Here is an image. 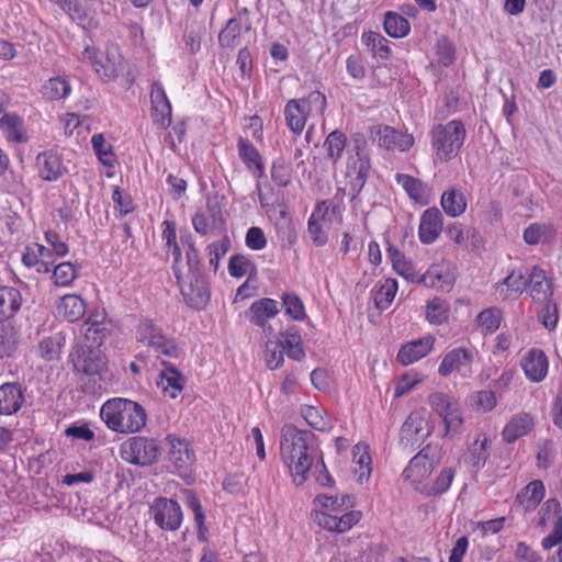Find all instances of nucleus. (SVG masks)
<instances>
[{
	"label": "nucleus",
	"instance_id": "obj_46",
	"mask_svg": "<svg viewBox=\"0 0 562 562\" xmlns=\"http://www.w3.org/2000/svg\"><path fill=\"white\" fill-rule=\"evenodd\" d=\"M353 462L358 468H355V472L358 475V481L363 482L368 480L371 474V457L367 451L366 447L360 445L353 448Z\"/></svg>",
	"mask_w": 562,
	"mask_h": 562
},
{
	"label": "nucleus",
	"instance_id": "obj_39",
	"mask_svg": "<svg viewBox=\"0 0 562 562\" xmlns=\"http://www.w3.org/2000/svg\"><path fill=\"white\" fill-rule=\"evenodd\" d=\"M387 254L392 261L393 269L397 274L411 282L418 280L413 262L408 260L404 254L392 246L387 248Z\"/></svg>",
	"mask_w": 562,
	"mask_h": 562
},
{
	"label": "nucleus",
	"instance_id": "obj_29",
	"mask_svg": "<svg viewBox=\"0 0 562 562\" xmlns=\"http://www.w3.org/2000/svg\"><path fill=\"white\" fill-rule=\"evenodd\" d=\"M294 102L299 103L306 120L323 119L327 105L326 97L317 90L304 98L294 99Z\"/></svg>",
	"mask_w": 562,
	"mask_h": 562
},
{
	"label": "nucleus",
	"instance_id": "obj_11",
	"mask_svg": "<svg viewBox=\"0 0 562 562\" xmlns=\"http://www.w3.org/2000/svg\"><path fill=\"white\" fill-rule=\"evenodd\" d=\"M181 270V280L178 283L181 288V294L188 306L194 310H203L210 301V290L203 277L186 276Z\"/></svg>",
	"mask_w": 562,
	"mask_h": 562
},
{
	"label": "nucleus",
	"instance_id": "obj_56",
	"mask_svg": "<svg viewBox=\"0 0 562 562\" xmlns=\"http://www.w3.org/2000/svg\"><path fill=\"white\" fill-rule=\"evenodd\" d=\"M448 237L460 246H468L470 236L476 240L479 235L475 228H465L461 224H452L447 228Z\"/></svg>",
	"mask_w": 562,
	"mask_h": 562
},
{
	"label": "nucleus",
	"instance_id": "obj_10",
	"mask_svg": "<svg viewBox=\"0 0 562 562\" xmlns=\"http://www.w3.org/2000/svg\"><path fill=\"white\" fill-rule=\"evenodd\" d=\"M475 352L464 347H458L445 355L438 368L441 376H448L452 372H459L463 378L472 373V364Z\"/></svg>",
	"mask_w": 562,
	"mask_h": 562
},
{
	"label": "nucleus",
	"instance_id": "obj_53",
	"mask_svg": "<svg viewBox=\"0 0 562 562\" xmlns=\"http://www.w3.org/2000/svg\"><path fill=\"white\" fill-rule=\"evenodd\" d=\"M446 427L445 436L453 438L461 432L463 426V412L458 402L452 409L442 418Z\"/></svg>",
	"mask_w": 562,
	"mask_h": 562
},
{
	"label": "nucleus",
	"instance_id": "obj_38",
	"mask_svg": "<svg viewBox=\"0 0 562 562\" xmlns=\"http://www.w3.org/2000/svg\"><path fill=\"white\" fill-rule=\"evenodd\" d=\"M533 300H547L552 296L551 284L547 281L544 271L538 267H533L527 279Z\"/></svg>",
	"mask_w": 562,
	"mask_h": 562
},
{
	"label": "nucleus",
	"instance_id": "obj_41",
	"mask_svg": "<svg viewBox=\"0 0 562 562\" xmlns=\"http://www.w3.org/2000/svg\"><path fill=\"white\" fill-rule=\"evenodd\" d=\"M383 26L387 35L394 38L405 37L411 31L407 19L393 11H387L384 14Z\"/></svg>",
	"mask_w": 562,
	"mask_h": 562
},
{
	"label": "nucleus",
	"instance_id": "obj_31",
	"mask_svg": "<svg viewBox=\"0 0 562 562\" xmlns=\"http://www.w3.org/2000/svg\"><path fill=\"white\" fill-rule=\"evenodd\" d=\"M162 226H164L162 239L166 243L167 252L171 254L173 256V265H172L173 274H175L177 281L180 282V280H181V267H180L181 251L177 244L176 224H175V222L165 221L162 223Z\"/></svg>",
	"mask_w": 562,
	"mask_h": 562
},
{
	"label": "nucleus",
	"instance_id": "obj_15",
	"mask_svg": "<svg viewBox=\"0 0 562 562\" xmlns=\"http://www.w3.org/2000/svg\"><path fill=\"white\" fill-rule=\"evenodd\" d=\"M443 229V215L436 206L425 210L420 216L418 237L422 244L435 243Z\"/></svg>",
	"mask_w": 562,
	"mask_h": 562
},
{
	"label": "nucleus",
	"instance_id": "obj_30",
	"mask_svg": "<svg viewBox=\"0 0 562 562\" xmlns=\"http://www.w3.org/2000/svg\"><path fill=\"white\" fill-rule=\"evenodd\" d=\"M440 204L443 212L451 217H458L467 210V199L463 192L454 187L443 191Z\"/></svg>",
	"mask_w": 562,
	"mask_h": 562
},
{
	"label": "nucleus",
	"instance_id": "obj_42",
	"mask_svg": "<svg viewBox=\"0 0 562 562\" xmlns=\"http://www.w3.org/2000/svg\"><path fill=\"white\" fill-rule=\"evenodd\" d=\"M502 322V311L497 307H487L476 316V324L483 335L495 333Z\"/></svg>",
	"mask_w": 562,
	"mask_h": 562
},
{
	"label": "nucleus",
	"instance_id": "obj_51",
	"mask_svg": "<svg viewBox=\"0 0 562 562\" xmlns=\"http://www.w3.org/2000/svg\"><path fill=\"white\" fill-rule=\"evenodd\" d=\"M71 88L69 82L60 77L50 78L43 86V94L49 100H59L67 97Z\"/></svg>",
	"mask_w": 562,
	"mask_h": 562
},
{
	"label": "nucleus",
	"instance_id": "obj_1",
	"mask_svg": "<svg viewBox=\"0 0 562 562\" xmlns=\"http://www.w3.org/2000/svg\"><path fill=\"white\" fill-rule=\"evenodd\" d=\"M280 448L282 459L289 467L294 483L302 485L307 479L316 452L314 434L286 425L281 430Z\"/></svg>",
	"mask_w": 562,
	"mask_h": 562
},
{
	"label": "nucleus",
	"instance_id": "obj_24",
	"mask_svg": "<svg viewBox=\"0 0 562 562\" xmlns=\"http://www.w3.org/2000/svg\"><path fill=\"white\" fill-rule=\"evenodd\" d=\"M161 364L165 368L159 374L157 385L170 398H176L183 390L184 379L171 363L162 361Z\"/></svg>",
	"mask_w": 562,
	"mask_h": 562
},
{
	"label": "nucleus",
	"instance_id": "obj_32",
	"mask_svg": "<svg viewBox=\"0 0 562 562\" xmlns=\"http://www.w3.org/2000/svg\"><path fill=\"white\" fill-rule=\"evenodd\" d=\"M86 308L87 305L81 296L67 294L61 297L57 312L68 322H76L85 315Z\"/></svg>",
	"mask_w": 562,
	"mask_h": 562
},
{
	"label": "nucleus",
	"instance_id": "obj_14",
	"mask_svg": "<svg viewBox=\"0 0 562 562\" xmlns=\"http://www.w3.org/2000/svg\"><path fill=\"white\" fill-rule=\"evenodd\" d=\"M366 147V137L361 134L353 135L347 157V177H352L356 173H369L371 165Z\"/></svg>",
	"mask_w": 562,
	"mask_h": 562
},
{
	"label": "nucleus",
	"instance_id": "obj_28",
	"mask_svg": "<svg viewBox=\"0 0 562 562\" xmlns=\"http://www.w3.org/2000/svg\"><path fill=\"white\" fill-rule=\"evenodd\" d=\"M22 305V296L13 286L0 285V323L15 315Z\"/></svg>",
	"mask_w": 562,
	"mask_h": 562
},
{
	"label": "nucleus",
	"instance_id": "obj_49",
	"mask_svg": "<svg viewBox=\"0 0 562 562\" xmlns=\"http://www.w3.org/2000/svg\"><path fill=\"white\" fill-rule=\"evenodd\" d=\"M91 144L100 162L106 167H112L115 161L114 153L104 136L102 134H94L91 137Z\"/></svg>",
	"mask_w": 562,
	"mask_h": 562
},
{
	"label": "nucleus",
	"instance_id": "obj_37",
	"mask_svg": "<svg viewBox=\"0 0 562 562\" xmlns=\"http://www.w3.org/2000/svg\"><path fill=\"white\" fill-rule=\"evenodd\" d=\"M244 25L239 20H228L225 26L218 33V45L223 49L234 50L241 44V33Z\"/></svg>",
	"mask_w": 562,
	"mask_h": 562
},
{
	"label": "nucleus",
	"instance_id": "obj_43",
	"mask_svg": "<svg viewBox=\"0 0 562 562\" xmlns=\"http://www.w3.org/2000/svg\"><path fill=\"white\" fill-rule=\"evenodd\" d=\"M284 119L286 125L294 135H300L303 132L307 121L303 115L299 103L294 102V99H291L286 102L284 106Z\"/></svg>",
	"mask_w": 562,
	"mask_h": 562
},
{
	"label": "nucleus",
	"instance_id": "obj_61",
	"mask_svg": "<svg viewBox=\"0 0 562 562\" xmlns=\"http://www.w3.org/2000/svg\"><path fill=\"white\" fill-rule=\"evenodd\" d=\"M252 265L244 255H233L228 261V272L234 278H241L248 273Z\"/></svg>",
	"mask_w": 562,
	"mask_h": 562
},
{
	"label": "nucleus",
	"instance_id": "obj_3",
	"mask_svg": "<svg viewBox=\"0 0 562 562\" xmlns=\"http://www.w3.org/2000/svg\"><path fill=\"white\" fill-rule=\"evenodd\" d=\"M431 147L440 160L448 161L453 158L462 147L465 138V128L461 121L452 120L447 124H437L430 132Z\"/></svg>",
	"mask_w": 562,
	"mask_h": 562
},
{
	"label": "nucleus",
	"instance_id": "obj_45",
	"mask_svg": "<svg viewBox=\"0 0 562 562\" xmlns=\"http://www.w3.org/2000/svg\"><path fill=\"white\" fill-rule=\"evenodd\" d=\"M238 153L240 159L246 164L248 168H256L260 175L262 173L263 167L260 160L259 151L251 142L245 138H239Z\"/></svg>",
	"mask_w": 562,
	"mask_h": 562
},
{
	"label": "nucleus",
	"instance_id": "obj_36",
	"mask_svg": "<svg viewBox=\"0 0 562 562\" xmlns=\"http://www.w3.org/2000/svg\"><path fill=\"white\" fill-rule=\"evenodd\" d=\"M397 292V281L389 278L375 284L373 290L374 305L380 311H385L392 304Z\"/></svg>",
	"mask_w": 562,
	"mask_h": 562
},
{
	"label": "nucleus",
	"instance_id": "obj_54",
	"mask_svg": "<svg viewBox=\"0 0 562 562\" xmlns=\"http://www.w3.org/2000/svg\"><path fill=\"white\" fill-rule=\"evenodd\" d=\"M544 304L538 312V319L548 330L555 329L559 321V310L555 302L551 297L543 300Z\"/></svg>",
	"mask_w": 562,
	"mask_h": 562
},
{
	"label": "nucleus",
	"instance_id": "obj_18",
	"mask_svg": "<svg viewBox=\"0 0 562 562\" xmlns=\"http://www.w3.org/2000/svg\"><path fill=\"white\" fill-rule=\"evenodd\" d=\"M536 420L530 413L515 414L505 425L502 437L506 443H514L519 438L527 436L535 428Z\"/></svg>",
	"mask_w": 562,
	"mask_h": 562
},
{
	"label": "nucleus",
	"instance_id": "obj_40",
	"mask_svg": "<svg viewBox=\"0 0 562 562\" xmlns=\"http://www.w3.org/2000/svg\"><path fill=\"white\" fill-rule=\"evenodd\" d=\"M346 145L347 137L342 132L335 130L327 135L324 142V148L327 158L331 161L334 167L341 159Z\"/></svg>",
	"mask_w": 562,
	"mask_h": 562
},
{
	"label": "nucleus",
	"instance_id": "obj_20",
	"mask_svg": "<svg viewBox=\"0 0 562 562\" xmlns=\"http://www.w3.org/2000/svg\"><path fill=\"white\" fill-rule=\"evenodd\" d=\"M103 55L99 48L94 46H86L82 53V59L88 60L94 67L97 74L104 80L116 78L123 70L121 63L115 64L108 56L106 61L103 63Z\"/></svg>",
	"mask_w": 562,
	"mask_h": 562
},
{
	"label": "nucleus",
	"instance_id": "obj_63",
	"mask_svg": "<svg viewBox=\"0 0 562 562\" xmlns=\"http://www.w3.org/2000/svg\"><path fill=\"white\" fill-rule=\"evenodd\" d=\"M453 477L454 470L452 468L443 469L431 486L429 494L438 495L448 491L453 481Z\"/></svg>",
	"mask_w": 562,
	"mask_h": 562
},
{
	"label": "nucleus",
	"instance_id": "obj_22",
	"mask_svg": "<svg viewBox=\"0 0 562 562\" xmlns=\"http://www.w3.org/2000/svg\"><path fill=\"white\" fill-rule=\"evenodd\" d=\"M81 334L88 341L100 347L103 341L111 335V328L105 323L103 314H91L81 326Z\"/></svg>",
	"mask_w": 562,
	"mask_h": 562
},
{
	"label": "nucleus",
	"instance_id": "obj_47",
	"mask_svg": "<svg viewBox=\"0 0 562 562\" xmlns=\"http://www.w3.org/2000/svg\"><path fill=\"white\" fill-rule=\"evenodd\" d=\"M18 346V337L13 327L5 323H0V359L11 357Z\"/></svg>",
	"mask_w": 562,
	"mask_h": 562
},
{
	"label": "nucleus",
	"instance_id": "obj_34",
	"mask_svg": "<svg viewBox=\"0 0 562 562\" xmlns=\"http://www.w3.org/2000/svg\"><path fill=\"white\" fill-rule=\"evenodd\" d=\"M544 496V485L541 481L530 482L517 496L516 503L524 507V510H533Z\"/></svg>",
	"mask_w": 562,
	"mask_h": 562
},
{
	"label": "nucleus",
	"instance_id": "obj_55",
	"mask_svg": "<svg viewBox=\"0 0 562 562\" xmlns=\"http://www.w3.org/2000/svg\"><path fill=\"white\" fill-rule=\"evenodd\" d=\"M487 458V439L485 438L482 441L476 440L472 445L467 463L475 471H479L485 465Z\"/></svg>",
	"mask_w": 562,
	"mask_h": 562
},
{
	"label": "nucleus",
	"instance_id": "obj_16",
	"mask_svg": "<svg viewBox=\"0 0 562 562\" xmlns=\"http://www.w3.org/2000/svg\"><path fill=\"white\" fill-rule=\"evenodd\" d=\"M520 366L529 381L539 383L548 374L549 360L541 349L532 348L524 355Z\"/></svg>",
	"mask_w": 562,
	"mask_h": 562
},
{
	"label": "nucleus",
	"instance_id": "obj_9",
	"mask_svg": "<svg viewBox=\"0 0 562 562\" xmlns=\"http://www.w3.org/2000/svg\"><path fill=\"white\" fill-rule=\"evenodd\" d=\"M370 138L372 143L387 150H408L413 144L412 135L402 133L389 125H374L370 127Z\"/></svg>",
	"mask_w": 562,
	"mask_h": 562
},
{
	"label": "nucleus",
	"instance_id": "obj_44",
	"mask_svg": "<svg viewBox=\"0 0 562 562\" xmlns=\"http://www.w3.org/2000/svg\"><path fill=\"white\" fill-rule=\"evenodd\" d=\"M449 303L440 297H434L426 305V319L432 325H441L448 319Z\"/></svg>",
	"mask_w": 562,
	"mask_h": 562
},
{
	"label": "nucleus",
	"instance_id": "obj_21",
	"mask_svg": "<svg viewBox=\"0 0 562 562\" xmlns=\"http://www.w3.org/2000/svg\"><path fill=\"white\" fill-rule=\"evenodd\" d=\"M24 393L19 383H4L0 386V414L12 415L24 404Z\"/></svg>",
	"mask_w": 562,
	"mask_h": 562
},
{
	"label": "nucleus",
	"instance_id": "obj_23",
	"mask_svg": "<svg viewBox=\"0 0 562 562\" xmlns=\"http://www.w3.org/2000/svg\"><path fill=\"white\" fill-rule=\"evenodd\" d=\"M0 131L10 143L29 140L23 119L16 113H5L0 117Z\"/></svg>",
	"mask_w": 562,
	"mask_h": 562
},
{
	"label": "nucleus",
	"instance_id": "obj_8",
	"mask_svg": "<svg viewBox=\"0 0 562 562\" xmlns=\"http://www.w3.org/2000/svg\"><path fill=\"white\" fill-rule=\"evenodd\" d=\"M149 514L155 524L167 531L178 530L183 520L180 505L166 497H157L149 507Z\"/></svg>",
	"mask_w": 562,
	"mask_h": 562
},
{
	"label": "nucleus",
	"instance_id": "obj_50",
	"mask_svg": "<svg viewBox=\"0 0 562 562\" xmlns=\"http://www.w3.org/2000/svg\"><path fill=\"white\" fill-rule=\"evenodd\" d=\"M78 270L69 261L60 262L53 269L52 280L57 286H67L77 278Z\"/></svg>",
	"mask_w": 562,
	"mask_h": 562
},
{
	"label": "nucleus",
	"instance_id": "obj_48",
	"mask_svg": "<svg viewBox=\"0 0 562 562\" xmlns=\"http://www.w3.org/2000/svg\"><path fill=\"white\" fill-rule=\"evenodd\" d=\"M428 403L431 409L441 418H443L447 417V414L458 403V400L449 394L435 392L428 396Z\"/></svg>",
	"mask_w": 562,
	"mask_h": 562
},
{
	"label": "nucleus",
	"instance_id": "obj_6",
	"mask_svg": "<svg viewBox=\"0 0 562 562\" xmlns=\"http://www.w3.org/2000/svg\"><path fill=\"white\" fill-rule=\"evenodd\" d=\"M75 371L86 375H99L106 368V358L100 347L77 345L70 352Z\"/></svg>",
	"mask_w": 562,
	"mask_h": 562
},
{
	"label": "nucleus",
	"instance_id": "obj_25",
	"mask_svg": "<svg viewBox=\"0 0 562 562\" xmlns=\"http://www.w3.org/2000/svg\"><path fill=\"white\" fill-rule=\"evenodd\" d=\"M36 165L40 177L49 182L58 180L66 170L59 156L53 151L40 154L36 158Z\"/></svg>",
	"mask_w": 562,
	"mask_h": 562
},
{
	"label": "nucleus",
	"instance_id": "obj_27",
	"mask_svg": "<svg viewBox=\"0 0 562 562\" xmlns=\"http://www.w3.org/2000/svg\"><path fill=\"white\" fill-rule=\"evenodd\" d=\"M280 337L281 339L278 344L289 358L300 361L305 357L300 329L296 326L288 327L284 331L280 333Z\"/></svg>",
	"mask_w": 562,
	"mask_h": 562
},
{
	"label": "nucleus",
	"instance_id": "obj_57",
	"mask_svg": "<svg viewBox=\"0 0 562 562\" xmlns=\"http://www.w3.org/2000/svg\"><path fill=\"white\" fill-rule=\"evenodd\" d=\"M352 497L350 495L342 496H327V495H318L316 497V502L324 508L331 510L334 513L338 512L342 507L352 506Z\"/></svg>",
	"mask_w": 562,
	"mask_h": 562
},
{
	"label": "nucleus",
	"instance_id": "obj_19",
	"mask_svg": "<svg viewBox=\"0 0 562 562\" xmlns=\"http://www.w3.org/2000/svg\"><path fill=\"white\" fill-rule=\"evenodd\" d=\"M150 100L154 112V122L161 127L169 126L171 123V104L162 85L158 81H155L151 85Z\"/></svg>",
	"mask_w": 562,
	"mask_h": 562
},
{
	"label": "nucleus",
	"instance_id": "obj_12",
	"mask_svg": "<svg viewBox=\"0 0 562 562\" xmlns=\"http://www.w3.org/2000/svg\"><path fill=\"white\" fill-rule=\"evenodd\" d=\"M280 313L279 303L270 297H262L256 300L250 304L248 310L245 312L246 318L249 323L256 327H259L263 333H272V327L269 325V321L276 317Z\"/></svg>",
	"mask_w": 562,
	"mask_h": 562
},
{
	"label": "nucleus",
	"instance_id": "obj_58",
	"mask_svg": "<svg viewBox=\"0 0 562 562\" xmlns=\"http://www.w3.org/2000/svg\"><path fill=\"white\" fill-rule=\"evenodd\" d=\"M436 50L438 56V61L445 67L450 66L454 61V47L452 42L446 37L441 36L438 38L436 44Z\"/></svg>",
	"mask_w": 562,
	"mask_h": 562
},
{
	"label": "nucleus",
	"instance_id": "obj_17",
	"mask_svg": "<svg viewBox=\"0 0 562 562\" xmlns=\"http://www.w3.org/2000/svg\"><path fill=\"white\" fill-rule=\"evenodd\" d=\"M435 340L434 336L427 335L402 345L397 353V361L403 366H409L423 359L432 350Z\"/></svg>",
	"mask_w": 562,
	"mask_h": 562
},
{
	"label": "nucleus",
	"instance_id": "obj_64",
	"mask_svg": "<svg viewBox=\"0 0 562 562\" xmlns=\"http://www.w3.org/2000/svg\"><path fill=\"white\" fill-rule=\"evenodd\" d=\"M65 436L80 439L87 442L93 441L95 438V434L92 429H90L88 424H72L65 429Z\"/></svg>",
	"mask_w": 562,
	"mask_h": 562
},
{
	"label": "nucleus",
	"instance_id": "obj_26",
	"mask_svg": "<svg viewBox=\"0 0 562 562\" xmlns=\"http://www.w3.org/2000/svg\"><path fill=\"white\" fill-rule=\"evenodd\" d=\"M527 286L526 272L521 269L512 271L497 286L502 300L517 299Z\"/></svg>",
	"mask_w": 562,
	"mask_h": 562
},
{
	"label": "nucleus",
	"instance_id": "obj_2",
	"mask_svg": "<svg viewBox=\"0 0 562 562\" xmlns=\"http://www.w3.org/2000/svg\"><path fill=\"white\" fill-rule=\"evenodd\" d=\"M100 417L109 429L120 434L138 432L147 422L145 408L123 397L108 400L100 409Z\"/></svg>",
	"mask_w": 562,
	"mask_h": 562
},
{
	"label": "nucleus",
	"instance_id": "obj_13",
	"mask_svg": "<svg viewBox=\"0 0 562 562\" xmlns=\"http://www.w3.org/2000/svg\"><path fill=\"white\" fill-rule=\"evenodd\" d=\"M438 461L435 451L426 447L411 459L403 471V476L413 483H419L431 474Z\"/></svg>",
	"mask_w": 562,
	"mask_h": 562
},
{
	"label": "nucleus",
	"instance_id": "obj_4",
	"mask_svg": "<svg viewBox=\"0 0 562 562\" xmlns=\"http://www.w3.org/2000/svg\"><path fill=\"white\" fill-rule=\"evenodd\" d=\"M137 341L151 348L155 352L170 358L180 356V348L175 338L167 336L162 328L154 323L153 319H142L136 328Z\"/></svg>",
	"mask_w": 562,
	"mask_h": 562
},
{
	"label": "nucleus",
	"instance_id": "obj_52",
	"mask_svg": "<svg viewBox=\"0 0 562 562\" xmlns=\"http://www.w3.org/2000/svg\"><path fill=\"white\" fill-rule=\"evenodd\" d=\"M282 306L285 314L294 321H303L305 317V307L302 300L293 292L281 295Z\"/></svg>",
	"mask_w": 562,
	"mask_h": 562
},
{
	"label": "nucleus",
	"instance_id": "obj_5",
	"mask_svg": "<svg viewBox=\"0 0 562 562\" xmlns=\"http://www.w3.org/2000/svg\"><path fill=\"white\" fill-rule=\"evenodd\" d=\"M161 448L155 438L136 436L121 445V457L128 463L148 467L157 462Z\"/></svg>",
	"mask_w": 562,
	"mask_h": 562
},
{
	"label": "nucleus",
	"instance_id": "obj_7",
	"mask_svg": "<svg viewBox=\"0 0 562 562\" xmlns=\"http://www.w3.org/2000/svg\"><path fill=\"white\" fill-rule=\"evenodd\" d=\"M166 441L169 446L168 461L173 472L182 477L189 476L195 462V453L190 442L176 435H168Z\"/></svg>",
	"mask_w": 562,
	"mask_h": 562
},
{
	"label": "nucleus",
	"instance_id": "obj_35",
	"mask_svg": "<svg viewBox=\"0 0 562 562\" xmlns=\"http://www.w3.org/2000/svg\"><path fill=\"white\" fill-rule=\"evenodd\" d=\"M361 40L373 58L387 60L391 57L390 42L382 34L373 31L364 32Z\"/></svg>",
	"mask_w": 562,
	"mask_h": 562
},
{
	"label": "nucleus",
	"instance_id": "obj_60",
	"mask_svg": "<svg viewBox=\"0 0 562 562\" xmlns=\"http://www.w3.org/2000/svg\"><path fill=\"white\" fill-rule=\"evenodd\" d=\"M265 360L269 369L276 370L280 368L284 361L283 350L276 341L266 344Z\"/></svg>",
	"mask_w": 562,
	"mask_h": 562
},
{
	"label": "nucleus",
	"instance_id": "obj_33",
	"mask_svg": "<svg viewBox=\"0 0 562 562\" xmlns=\"http://www.w3.org/2000/svg\"><path fill=\"white\" fill-rule=\"evenodd\" d=\"M395 179L412 200L423 205L428 203L427 186L419 179L405 173H396Z\"/></svg>",
	"mask_w": 562,
	"mask_h": 562
},
{
	"label": "nucleus",
	"instance_id": "obj_62",
	"mask_svg": "<svg viewBox=\"0 0 562 562\" xmlns=\"http://www.w3.org/2000/svg\"><path fill=\"white\" fill-rule=\"evenodd\" d=\"M548 231V226L533 223L524 231V240L528 245H537L543 243L547 239Z\"/></svg>",
	"mask_w": 562,
	"mask_h": 562
},
{
	"label": "nucleus",
	"instance_id": "obj_59",
	"mask_svg": "<svg viewBox=\"0 0 562 562\" xmlns=\"http://www.w3.org/2000/svg\"><path fill=\"white\" fill-rule=\"evenodd\" d=\"M271 178L279 187H286L291 181V171L284 159L280 158L273 161L271 167Z\"/></svg>",
	"mask_w": 562,
	"mask_h": 562
}]
</instances>
